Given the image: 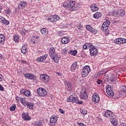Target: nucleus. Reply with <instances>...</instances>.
Returning a JSON list of instances; mask_svg holds the SVG:
<instances>
[{
	"instance_id": "nucleus-1",
	"label": "nucleus",
	"mask_w": 126,
	"mask_h": 126,
	"mask_svg": "<svg viewBox=\"0 0 126 126\" xmlns=\"http://www.w3.org/2000/svg\"><path fill=\"white\" fill-rule=\"evenodd\" d=\"M74 5H75V1L73 0H68V3L66 2L63 4V6L68 8L70 11H74V10H77V8Z\"/></svg>"
},
{
	"instance_id": "nucleus-2",
	"label": "nucleus",
	"mask_w": 126,
	"mask_h": 126,
	"mask_svg": "<svg viewBox=\"0 0 126 126\" xmlns=\"http://www.w3.org/2000/svg\"><path fill=\"white\" fill-rule=\"evenodd\" d=\"M55 52L56 49L54 47H51L49 50V55L50 58L54 61V63H58L60 61V58H59V56Z\"/></svg>"
},
{
	"instance_id": "nucleus-3",
	"label": "nucleus",
	"mask_w": 126,
	"mask_h": 126,
	"mask_svg": "<svg viewBox=\"0 0 126 126\" xmlns=\"http://www.w3.org/2000/svg\"><path fill=\"white\" fill-rule=\"evenodd\" d=\"M75 94H73L67 99V102H73V103H76V104H83V101L79 100L78 97L74 96Z\"/></svg>"
},
{
	"instance_id": "nucleus-4",
	"label": "nucleus",
	"mask_w": 126,
	"mask_h": 126,
	"mask_svg": "<svg viewBox=\"0 0 126 126\" xmlns=\"http://www.w3.org/2000/svg\"><path fill=\"white\" fill-rule=\"evenodd\" d=\"M88 46H89L90 48L92 49L90 51V53L91 56H96L97 54H98V49H97V47H95L94 45H92L91 43L88 44Z\"/></svg>"
},
{
	"instance_id": "nucleus-5",
	"label": "nucleus",
	"mask_w": 126,
	"mask_h": 126,
	"mask_svg": "<svg viewBox=\"0 0 126 126\" xmlns=\"http://www.w3.org/2000/svg\"><path fill=\"white\" fill-rule=\"evenodd\" d=\"M113 16H117V17H123L125 15L126 13L123 10H116L112 12V13Z\"/></svg>"
},
{
	"instance_id": "nucleus-6",
	"label": "nucleus",
	"mask_w": 126,
	"mask_h": 126,
	"mask_svg": "<svg viewBox=\"0 0 126 126\" xmlns=\"http://www.w3.org/2000/svg\"><path fill=\"white\" fill-rule=\"evenodd\" d=\"M37 94L40 97H45V96H47V95H48V92H47V91L42 88H39L37 90Z\"/></svg>"
},
{
	"instance_id": "nucleus-7",
	"label": "nucleus",
	"mask_w": 126,
	"mask_h": 126,
	"mask_svg": "<svg viewBox=\"0 0 126 126\" xmlns=\"http://www.w3.org/2000/svg\"><path fill=\"white\" fill-rule=\"evenodd\" d=\"M90 67L88 65L85 66L82 69V75L83 77H86L90 72Z\"/></svg>"
},
{
	"instance_id": "nucleus-8",
	"label": "nucleus",
	"mask_w": 126,
	"mask_h": 126,
	"mask_svg": "<svg viewBox=\"0 0 126 126\" xmlns=\"http://www.w3.org/2000/svg\"><path fill=\"white\" fill-rule=\"evenodd\" d=\"M40 79L44 83L47 84L50 81V77L46 74L40 75Z\"/></svg>"
},
{
	"instance_id": "nucleus-9",
	"label": "nucleus",
	"mask_w": 126,
	"mask_h": 126,
	"mask_svg": "<svg viewBox=\"0 0 126 126\" xmlns=\"http://www.w3.org/2000/svg\"><path fill=\"white\" fill-rule=\"evenodd\" d=\"M104 116L106 118L110 119V120H111V119H115V118L114 113L110 110H107L104 114Z\"/></svg>"
},
{
	"instance_id": "nucleus-10",
	"label": "nucleus",
	"mask_w": 126,
	"mask_h": 126,
	"mask_svg": "<svg viewBox=\"0 0 126 126\" xmlns=\"http://www.w3.org/2000/svg\"><path fill=\"white\" fill-rule=\"evenodd\" d=\"M109 26H110V22L109 21H105L102 25L101 30L104 32L107 31L109 29Z\"/></svg>"
},
{
	"instance_id": "nucleus-11",
	"label": "nucleus",
	"mask_w": 126,
	"mask_h": 126,
	"mask_svg": "<svg viewBox=\"0 0 126 126\" xmlns=\"http://www.w3.org/2000/svg\"><path fill=\"white\" fill-rule=\"evenodd\" d=\"M114 43L117 44L118 45H121V44H125L126 43V39L124 38H116L114 41Z\"/></svg>"
},
{
	"instance_id": "nucleus-12",
	"label": "nucleus",
	"mask_w": 126,
	"mask_h": 126,
	"mask_svg": "<svg viewBox=\"0 0 126 126\" xmlns=\"http://www.w3.org/2000/svg\"><path fill=\"white\" fill-rule=\"evenodd\" d=\"M100 100V97L99 95L96 93H94L92 96V101L94 103H98Z\"/></svg>"
},
{
	"instance_id": "nucleus-13",
	"label": "nucleus",
	"mask_w": 126,
	"mask_h": 126,
	"mask_svg": "<svg viewBox=\"0 0 126 126\" xmlns=\"http://www.w3.org/2000/svg\"><path fill=\"white\" fill-rule=\"evenodd\" d=\"M20 93L21 94H23V95H24V96H26V97H29V96L31 95V93H30V91L25 89L21 90Z\"/></svg>"
},
{
	"instance_id": "nucleus-14",
	"label": "nucleus",
	"mask_w": 126,
	"mask_h": 126,
	"mask_svg": "<svg viewBox=\"0 0 126 126\" xmlns=\"http://www.w3.org/2000/svg\"><path fill=\"white\" fill-rule=\"evenodd\" d=\"M22 117L24 121H30V120H31V117L26 113H23L22 115Z\"/></svg>"
},
{
	"instance_id": "nucleus-15",
	"label": "nucleus",
	"mask_w": 126,
	"mask_h": 126,
	"mask_svg": "<svg viewBox=\"0 0 126 126\" xmlns=\"http://www.w3.org/2000/svg\"><path fill=\"white\" fill-rule=\"evenodd\" d=\"M65 89L67 90V91H71L72 90V86H71V84L69 82H65Z\"/></svg>"
},
{
	"instance_id": "nucleus-16",
	"label": "nucleus",
	"mask_w": 126,
	"mask_h": 126,
	"mask_svg": "<svg viewBox=\"0 0 126 126\" xmlns=\"http://www.w3.org/2000/svg\"><path fill=\"white\" fill-rule=\"evenodd\" d=\"M50 123L52 124H57L58 122V117L56 116H52L50 117Z\"/></svg>"
},
{
	"instance_id": "nucleus-17",
	"label": "nucleus",
	"mask_w": 126,
	"mask_h": 126,
	"mask_svg": "<svg viewBox=\"0 0 126 126\" xmlns=\"http://www.w3.org/2000/svg\"><path fill=\"white\" fill-rule=\"evenodd\" d=\"M0 22L5 25H8L9 24V21L8 20H5L3 17L0 16Z\"/></svg>"
},
{
	"instance_id": "nucleus-18",
	"label": "nucleus",
	"mask_w": 126,
	"mask_h": 126,
	"mask_svg": "<svg viewBox=\"0 0 126 126\" xmlns=\"http://www.w3.org/2000/svg\"><path fill=\"white\" fill-rule=\"evenodd\" d=\"M86 28L88 31H90V32H91L92 33H95L97 30L93 29L91 26L88 25L86 26Z\"/></svg>"
},
{
	"instance_id": "nucleus-19",
	"label": "nucleus",
	"mask_w": 126,
	"mask_h": 126,
	"mask_svg": "<svg viewBox=\"0 0 126 126\" xmlns=\"http://www.w3.org/2000/svg\"><path fill=\"white\" fill-rule=\"evenodd\" d=\"M77 67V63L75 62L73 63L71 65L70 70L72 71V72H74Z\"/></svg>"
},
{
	"instance_id": "nucleus-20",
	"label": "nucleus",
	"mask_w": 126,
	"mask_h": 126,
	"mask_svg": "<svg viewBox=\"0 0 126 126\" xmlns=\"http://www.w3.org/2000/svg\"><path fill=\"white\" fill-rule=\"evenodd\" d=\"M47 57H48V55L47 54H46L45 55L41 56L39 58H38L36 59V61L37 62H44V61H45V60H46V59H47Z\"/></svg>"
},
{
	"instance_id": "nucleus-21",
	"label": "nucleus",
	"mask_w": 126,
	"mask_h": 126,
	"mask_svg": "<svg viewBox=\"0 0 126 126\" xmlns=\"http://www.w3.org/2000/svg\"><path fill=\"white\" fill-rule=\"evenodd\" d=\"M102 17V13L100 12H96L94 14V18H95V19H98V18H100Z\"/></svg>"
},
{
	"instance_id": "nucleus-22",
	"label": "nucleus",
	"mask_w": 126,
	"mask_h": 126,
	"mask_svg": "<svg viewBox=\"0 0 126 126\" xmlns=\"http://www.w3.org/2000/svg\"><path fill=\"white\" fill-rule=\"evenodd\" d=\"M62 43H63V44H67V43H68V42H69L70 40L69 38H67V37L65 36L63 37L62 39Z\"/></svg>"
},
{
	"instance_id": "nucleus-23",
	"label": "nucleus",
	"mask_w": 126,
	"mask_h": 126,
	"mask_svg": "<svg viewBox=\"0 0 126 126\" xmlns=\"http://www.w3.org/2000/svg\"><path fill=\"white\" fill-rule=\"evenodd\" d=\"M80 98L84 100H85V99H87V98H88V96L87 95V94L86 93V92L84 91V93H83L80 95Z\"/></svg>"
},
{
	"instance_id": "nucleus-24",
	"label": "nucleus",
	"mask_w": 126,
	"mask_h": 126,
	"mask_svg": "<svg viewBox=\"0 0 126 126\" xmlns=\"http://www.w3.org/2000/svg\"><path fill=\"white\" fill-rule=\"evenodd\" d=\"M99 9V8H98L97 6L95 5L94 4H92L91 5V10L94 11H97Z\"/></svg>"
},
{
	"instance_id": "nucleus-25",
	"label": "nucleus",
	"mask_w": 126,
	"mask_h": 126,
	"mask_svg": "<svg viewBox=\"0 0 126 126\" xmlns=\"http://www.w3.org/2000/svg\"><path fill=\"white\" fill-rule=\"evenodd\" d=\"M21 52L24 55L27 53V48L25 46V45H23V47L21 49Z\"/></svg>"
},
{
	"instance_id": "nucleus-26",
	"label": "nucleus",
	"mask_w": 126,
	"mask_h": 126,
	"mask_svg": "<svg viewBox=\"0 0 126 126\" xmlns=\"http://www.w3.org/2000/svg\"><path fill=\"white\" fill-rule=\"evenodd\" d=\"M27 5L26 2H21L20 3L18 7L19 8H23V7H25Z\"/></svg>"
},
{
	"instance_id": "nucleus-27",
	"label": "nucleus",
	"mask_w": 126,
	"mask_h": 126,
	"mask_svg": "<svg viewBox=\"0 0 126 126\" xmlns=\"http://www.w3.org/2000/svg\"><path fill=\"white\" fill-rule=\"evenodd\" d=\"M5 40V37H4V35L2 34H0V44H2L4 42Z\"/></svg>"
},
{
	"instance_id": "nucleus-28",
	"label": "nucleus",
	"mask_w": 126,
	"mask_h": 126,
	"mask_svg": "<svg viewBox=\"0 0 126 126\" xmlns=\"http://www.w3.org/2000/svg\"><path fill=\"white\" fill-rule=\"evenodd\" d=\"M110 91H113V87L112 86H110L108 85L106 87V93L108 92H110Z\"/></svg>"
},
{
	"instance_id": "nucleus-29",
	"label": "nucleus",
	"mask_w": 126,
	"mask_h": 126,
	"mask_svg": "<svg viewBox=\"0 0 126 126\" xmlns=\"http://www.w3.org/2000/svg\"><path fill=\"white\" fill-rule=\"evenodd\" d=\"M16 109V105L15 104H13L10 107L9 110L11 112H13L14 111H15V109Z\"/></svg>"
},
{
	"instance_id": "nucleus-30",
	"label": "nucleus",
	"mask_w": 126,
	"mask_h": 126,
	"mask_svg": "<svg viewBox=\"0 0 126 126\" xmlns=\"http://www.w3.org/2000/svg\"><path fill=\"white\" fill-rule=\"evenodd\" d=\"M48 20L49 21V22H55V16H50L48 17Z\"/></svg>"
},
{
	"instance_id": "nucleus-31",
	"label": "nucleus",
	"mask_w": 126,
	"mask_h": 126,
	"mask_svg": "<svg viewBox=\"0 0 126 126\" xmlns=\"http://www.w3.org/2000/svg\"><path fill=\"white\" fill-rule=\"evenodd\" d=\"M111 122L112 123V125L114 126H116L118 125V121H117L115 118L111 119Z\"/></svg>"
},
{
	"instance_id": "nucleus-32",
	"label": "nucleus",
	"mask_w": 126,
	"mask_h": 126,
	"mask_svg": "<svg viewBox=\"0 0 126 126\" xmlns=\"http://www.w3.org/2000/svg\"><path fill=\"white\" fill-rule=\"evenodd\" d=\"M34 126H43L42 122L40 121H35L34 124Z\"/></svg>"
},
{
	"instance_id": "nucleus-33",
	"label": "nucleus",
	"mask_w": 126,
	"mask_h": 126,
	"mask_svg": "<svg viewBox=\"0 0 126 126\" xmlns=\"http://www.w3.org/2000/svg\"><path fill=\"white\" fill-rule=\"evenodd\" d=\"M24 76L28 79H32V74L26 73L24 75Z\"/></svg>"
},
{
	"instance_id": "nucleus-34",
	"label": "nucleus",
	"mask_w": 126,
	"mask_h": 126,
	"mask_svg": "<svg viewBox=\"0 0 126 126\" xmlns=\"http://www.w3.org/2000/svg\"><path fill=\"white\" fill-rule=\"evenodd\" d=\"M14 41H15L16 43H18L19 40V36L18 35H14L13 36Z\"/></svg>"
},
{
	"instance_id": "nucleus-35",
	"label": "nucleus",
	"mask_w": 126,
	"mask_h": 126,
	"mask_svg": "<svg viewBox=\"0 0 126 126\" xmlns=\"http://www.w3.org/2000/svg\"><path fill=\"white\" fill-rule=\"evenodd\" d=\"M32 81L34 82V83H37V82H38V80H37V77L35 76V75L32 74Z\"/></svg>"
},
{
	"instance_id": "nucleus-36",
	"label": "nucleus",
	"mask_w": 126,
	"mask_h": 126,
	"mask_svg": "<svg viewBox=\"0 0 126 126\" xmlns=\"http://www.w3.org/2000/svg\"><path fill=\"white\" fill-rule=\"evenodd\" d=\"M26 32H27L26 31V30H25V29H22V30H21L20 31V34L22 35V36H25V34H26Z\"/></svg>"
},
{
	"instance_id": "nucleus-37",
	"label": "nucleus",
	"mask_w": 126,
	"mask_h": 126,
	"mask_svg": "<svg viewBox=\"0 0 126 126\" xmlns=\"http://www.w3.org/2000/svg\"><path fill=\"white\" fill-rule=\"evenodd\" d=\"M69 54H71V55H72V56H76V54H77V50H70L69 52Z\"/></svg>"
},
{
	"instance_id": "nucleus-38",
	"label": "nucleus",
	"mask_w": 126,
	"mask_h": 126,
	"mask_svg": "<svg viewBox=\"0 0 126 126\" xmlns=\"http://www.w3.org/2000/svg\"><path fill=\"white\" fill-rule=\"evenodd\" d=\"M40 32L42 34V35H45V34H46V32H47V29H46V28H42L40 30Z\"/></svg>"
},
{
	"instance_id": "nucleus-39",
	"label": "nucleus",
	"mask_w": 126,
	"mask_h": 126,
	"mask_svg": "<svg viewBox=\"0 0 126 126\" xmlns=\"http://www.w3.org/2000/svg\"><path fill=\"white\" fill-rule=\"evenodd\" d=\"M107 94L109 96H110V97H114V93L113 91H109V92H108Z\"/></svg>"
},
{
	"instance_id": "nucleus-40",
	"label": "nucleus",
	"mask_w": 126,
	"mask_h": 126,
	"mask_svg": "<svg viewBox=\"0 0 126 126\" xmlns=\"http://www.w3.org/2000/svg\"><path fill=\"white\" fill-rule=\"evenodd\" d=\"M80 112L83 115H86L87 114V111L85 110V109L81 110Z\"/></svg>"
},
{
	"instance_id": "nucleus-41",
	"label": "nucleus",
	"mask_w": 126,
	"mask_h": 126,
	"mask_svg": "<svg viewBox=\"0 0 126 126\" xmlns=\"http://www.w3.org/2000/svg\"><path fill=\"white\" fill-rule=\"evenodd\" d=\"M77 28L79 30H82V29H83V26H82L81 24H80L77 26Z\"/></svg>"
},
{
	"instance_id": "nucleus-42",
	"label": "nucleus",
	"mask_w": 126,
	"mask_h": 126,
	"mask_svg": "<svg viewBox=\"0 0 126 126\" xmlns=\"http://www.w3.org/2000/svg\"><path fill=\"white\" fill-rule=\"evenodd\" d=\"M27 107L29 108V109H32V103L31 102H28V104Z\"/></svg>"
},
{
	"instance_id": "nucleus-43",
	"label": "nucleus",
	"mask_w": 126,
	"mask_h": 126,
	"mask_svg": "<svg viewBox=\"0 0 126 126\" xmlns=\"http://www.w3.org/2000/svg\"><path fill=\"white\" fill-rule=\"evenodd\" d=\"M121 91L126 92V87L125 86H122L121 87Z\"/></svg>"
},
{
	"instance_id": "nucleus-44",
	"label": "nucleus",
	"mask_w": 126,
	"mask_h": 126,
	"mask_svg": "<svg viewBox=\"0 0 126 126\" xmlns=\"http://www.w3.org/2000/svg\"><path fill=\"white\" fill-rule=\"evenodd\" d=\"M67 53V50L66 49V48H65L63 49L62 54L63 55H66V54Z\"/></svg>"
},
{
	"instance_id": "nucleus-45",
	"label": "nucleus",
	"mask_w": 126,
	"mask_h": 126,
	"mask_svg": "<svg viewBox=\"0 0 126 126\" xmlns=\"http://www.w3.org/2000/svg\"><path fill=\"white\" fill-rule=\"evenodd\" d=\"M55 22L58 21L60 19V17L59 16L55 15Z\"/></svg>"
},
{
	"instance_id": "nucleus-46",
	"label": "nucleus",
	"mask_w": 126,
	"mask_h": 126,
	"mask_svg": "<svg viewBox=\"0 0 126 126\" xmlns=\"http://www.w3.org/2000/svg\"><path fill=\"white\" fill-rule=\"evenodd\" d=\"M0 91H4V88L0 84Z\"/></svg>"
},
{
	"instance_id": "nucleus-47",
	"label": "nucleus",
	"mask_w": 126,
	"mask_h": 126,
	"mask_svg": "<svg viewBox=\"0 0 126 126\" xmlns=\"http://www.w3.org/2000/svg\"><path fill=\"white\" fill-rule=\"evenodd\" d=\"M6 14H10V9H9V8L7 9L6 10Z\"/></svg>"
},
{
	"instance_id": "nucleus-48",
	"label": "nucleus",
	"mask_w": 126,
	"mask_h": 126,
	"mask_svg": "<svg viewBox=\"0 0 126 126\" xmlns=\"http://www.w3.org/2000/svg\"><path fill=\"white\" fill-rule=\"evenodd\" d=\"M20 101L21 103L23 104V103H24L25 102V98H20Z\"/></svg>"
},
{
	"instance_id": "nucleus-49",
	"label": "nucleus",
	"mask_w": 126,
	"mask_h": 126,
	"mask_svg": "<svg viewBox=\"0 0 126 126\" xmlns=\"http://www.w3.org/2000/svg\"><path fill=\"white\" fill-rule=\"evenodd\" d=\"M2 77H3V76L0 74V82L3 81V78H2Z\"/></svg>"
},
{
	"instance_id": "nucleus-50",
	"label": "nucleus",
	"mask_w": 126,
	"mask_h": 126,
	"mask_svg": "<svg viewBox=\"0 0 126 126\" xmlns=\"http://www.w3.org/2000/svg\"><path fill=\"white\" fill-rule=\"evenodd\" d=\"M105 73V71H100L99 73V75H102Z\"/></svg>"
},
{
	"instance_id": "nucleus-51",
	"label": "nucleus",
	"mask_w": 126,
	"mask_h": 126,
	"mask_svg": "<svg viewBox=\"0 0 126 126\" xmlns=\"http://www.w3.org/2000/svg\"><path fill=\"white\" fill-rule=\"evenodd\" d=\"M59 111L61 114H64V111L63 109H60Z\"/></svg>"
},
{
	"instance_id": "nucleus-52",
	"label": "nucleus",
	"mask_w": 126,
	"mask_h": 126,
	"mask_svg": "<svg viewBox=\"0 0 126 126\" xmlns=\"http://www.w3.org/2000/svg\"><path fill=\"white\" fill-rule=\"evenodd\" d=\"M79 126H86V125L82 123L79 124Z\"/></svg>"
},
{
	"instance_id": "nucleus-53",
	"label": "nucleus",
	"mask_w": 126,
	"mask_h": 126,
	"mask_svg": "<svg viewBox=\"0 0 126 126\" xmlns=\"http://www.w3.org/2000/svg\"><path fill=\"white\" fill-rule=\"evenodd\" d=\"M96 82L98 85H100V84H101V82H102V81H101V80H98Z\"/></svg>"
},
{
	"instance_id": "nucleus-54",
	"label": "nucleus",
	"mask_w": 126,
	"mask_h": 126,
	"mask_svg": "<svg viewBox=\"0 0 126 126\" xmlns=\"http://www.w3.org/2000/svg\"><path fill=\"white\" fill-rule=\"evenodd\" d=\"M15 99L17 101H19V100H20V97H19V96H16Z\"/></svg>"
},
{
	"instance_id": "nucleus-55",
	"label": "nucleus",
	"mask_w": 126,
	"mask_h": 126,
	"mask_svg": "<svg viewBox=\"0 0 126 126\" xmlns=\"http://www.w3.org/2000/svg\"><path fill=\"white\" fill-rule=\"evenodd\" d=\"M111 84H116V81H110Z\"/></svg>"
},
{
	"instance_id": "nucleus-56",
	"label": "nucleus",
	"mask_w": 126,
	"mask_h": 126,
	"mask_svg": "<svg viewBox=\"0 0 126 126\" xmlns=\"http://www.w3.org/2000/svg\"><path fill=\"white\" fill-rule=\"evenodd\" d=\"M22 105H23V106H27V105H28V103L25 102V101L24 103H22Z\"/></svg>"
},
{
	"instance_id": "nucleus-57",
	"label": "nucleus",
	"mask_w": 126,
	"mask_h": 126,
	"mask_svg": "<svg viewBox=\"0 0 126 126\" xmlns=\"http://www.w3.org/2000/svg\"><path fill=\"white\" fill-rule=\"evenodd\" d=\"M83 49H84V50H86V49H87V46L86 45H84L83 46Z\"/></svg>"
},
{
	"instance_id": "nucleus-58",
	"label": "nucleus",
	"mask_w": 126,
	"mask_h": 126,
	"mask_svg": "<svg viewBox=\"0 0 126 126\" xmlns=\"http://www.w3.org/2000/svg\"><path fill=\"white\" fill-rule=\"evenodd\" d=\"M110 81H116V80H115V78H112L110 79Z\"/></svg>"
},
{
	"instance_id": "nucleus-59",
	"label": "nucleus",
	"mask_w": 126,
	"mask_h": 126,
	"mask_svg": "<svg viewBox=\"0 0 126 126\" xmlns=\"http://www.w3.org/2000/svg\"><path fill=\"white\" fill-rule=\"evenodd\" d=\"M2 10V7L0 5V13H1Z\"/></svg>"
},
{
	"instance_id": "nucleus-60",
	"label": "nucleus",
	"mask_w": 126,
	"mask_h": 126,
	"mask_svg": "<svg viewBox=\"0 0 126 126\" xmlns=\"http://www.w3.org/2000/svg\"><path fill=\"white\" fill-rule=\"evenodd\" d=\"M59 36H63V32H60L59 33Z\"/></svg>"
},
{
	"instance_id": "nucleus-61",
	"label": "nucleus",
	"mask_w": 126,
	"mask_h": 126,
	"mask_svg": "<svg viewBox=\"0 0 126 126\" xmlns=\"http://www.w3.org/2000/svg\"><path fill=\"white\" fill-rule=\"evenodd\" d=\"M22 63H26V61H24V60H22Z\"/></svg>"
},
{
	"instance_id": "nucleus-62",
	"label": "nucleus",
	"mask_w": 126,
	"mask_h": 126,
	"mask_svg": "<svg viewBox=\"0 0 126 126\" xmlns=\"http://www.w3.org/2000/svg\"><path fill=\"white\" fill-rule=\"evenodd\" d=\"M0 60H2V55L0 54Z\"/></svg>"
},
{
	"instance_id": "nucleus-63",
	"label": "nucleus",
	"mask_w": 126,
	"mask_h": 126,
	"mask_svg": "<svg viewBox=\"0 0 126 126\" xmlns=\"http://www.w3.org/2000/svg\"><path fill=\"white\" fill-rule=\"evenodd\" d=\"M33 44H35V41H33Z\"/></svg>"
},
{
	"instance_id": "nucleus-64",
	"label": "nucleus",
	"mask_w": 126,
	"mask_h": 126,
	"mask_svg": "<svg viewBox=\"0 0 126 126\" xmlns=\"http://www.w3.org/2000/svg\"><path fill=\"white\" fill-rule=\"evenodd\" d=\"M125 60H126V56H125Z\"/></svg>"
}]
</instances>
